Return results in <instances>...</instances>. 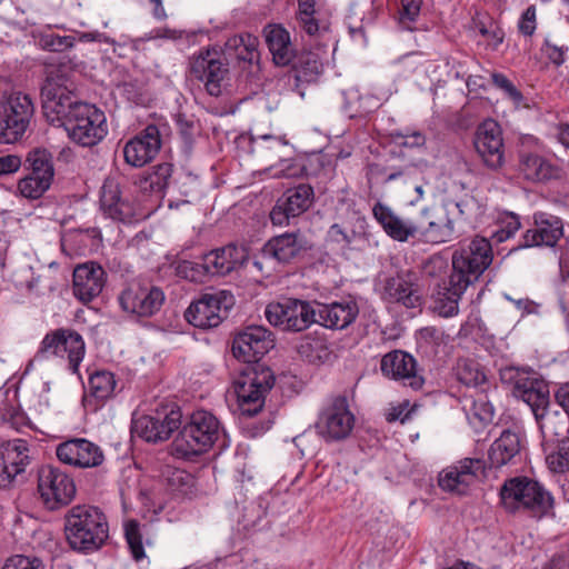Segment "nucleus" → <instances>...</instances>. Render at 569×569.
Segmentation results:
<instances>
[{"instance_id":"f257e3e1","label":"nucleus","mask_w":569,"mask_h":569,"mask_svg":"<svg viewBox=\"0 0 569 569\" xmlns=\"http://www.w3.org/2000/svg\"><path fill=\"white\" fill-rule=\"evenodd\" d=\"M492 260V247L487 238L476 236L470 241L460 243L452 252L448 280L438 283L432 295L435 311L446 318L456 316L459 300L480 279Z\"/></svg>"},{"instance_id":"f03ea898","label":"nucleus","mask_w":569,"mask_h":569,"mask_svg":"<svg viewBox=\"0 0 569 569\" xmlns=\"http://www.w3.org/2000/svg\"><path fill=\"white\" fill-rule=\"evenodd\" d=\"M40 97L43 117L56 127H62L73 117L78 106L84 103L76 94L72 69L67 63L47 68Z\"/></svg>"},{"instance_id":"7ed1b4c3","label":"nucleus","mask_w":569,"mask_h":569,"mask_svg":"<svg viewBox=\"0 0 569 569\" xmlns=\"http://www.w3.org/2000/svg\"><path fill=\"white\" fill-rule=\"evenodd\" d=\"M64 536L76 552L89 555L98 551L109 538L107 517L98 507L73 506L64 515Z\"/></svg>"},{"instance_id":"20e7f679","label":"nucleus","mask_w":569,"mask_h":569,"mask_svg":"<svg viewBox=\"0 0 569 569\" xmlns=\"http://www.w3.org/2000/svg\"><path fill=\"white\" fill-rule=\"evenodd\" d=\"M274 382L273 371L261 360L240 362L238 378L233 381L240 415L252 418L261 412L266 395Z\"/></svg>"},{"instance_id":"39448f33","label":"nucleus","mask_w":569,"mask_h":569,"mask_svg":"<svg viewBox=\"0 0 569 569\" xmlns=\"http://www.w3.org/2000/svg\"><path fill=\"white\" fill-rule=\"evenodd\" d=\"M221 436L226 433L217 417L207 410H197L179 430L174 450L184 458L197 457L207 452Z\"/></svg>"},{"instance_id":"423d86ee","label":"nucleus","mask_w":569,"mask_h":569,"mask_svg":"<svg viewBox=\"0 0 569 569\" xmlns=\"http://www.w3.org/2000/svg\"><path fill=\"white\" fill-rule=\"evenodd\" d=\"M503 507L510 512L526 509L536 517L547 515L553 507L551 493L538 481L528 477L507 480L500 489Z\"/></svg>"},{"instance_id":"0eeeda50","label":"nucleus","mask_w":569,"mask_h":569,"mask_svg":"<svg viewBox=\"0 0 569 569\" xmlns=\"http://www.w3.org/2000/svg\"><path fill=\"white\" fill-rule=\"evenodd\" d=\"M34 114L30 94L22 91L0 94V142L14 143L22 139Z\"/></svg>"},{"instance_id":"6e6552de","label":"nucleus","mask_w":569,"mask_h":569,"mask_svg":"<svg viewBox=\"0 0 569 569\" xmlns=\"http://www.w3.org/2000/svg\"><path fill=\"white\" fill-rule=\"evenodd\" d=\"M37 490L43 508L48 511H58L69 506L77 493L73 478L53 465L38 468Z\"/></svg>"},{"instance_id":"1a4fd4ad","label":"nucleus","mask_w":569,"mask_h":569,"mask_svg":"<svg viewBox=\"0 0 569 569\" xmlns=\"http://www.w3.org/2000/svg\"><path fill=\"white\" fill-rule=\"evenodd\" d=\"M182 425L180 406L174 401L160 402L150 415L132 419L131 430L148 442L168 440Z\"/></svg>"},{"instance_id":"9d476101","label":"nucleus","mask_w":569,"mask_h":569,"mask_svg":"<svg viewBox=\"0 0 569 569\" xmlns=\"http://www.w3.org/2000/svg\"><path fill=\"white\" fill-rule=\"evenodd\" d=\"M316 300L284 298L266 307L269 323L286 332H302L317 323Z\"/></svg>"},{"instance_id":"9b49d317","label":"nucleus","mask_w":569,"mask_h":569,"mask_svg":"<svg viewBox=\"0 0 569 569\" xmlns=\"http://www.w3.org/2000/svg\"><path fill=\"white\" fill-rule=\"evenodd\" d=\"M315 249L316 243L310 236L293 230L271 237L261 248V256L283 266L299 264L313 258Z\"/></svg>"},{"instance_id":"f8f14e48","label":"nucleus","mask_w":569,"mask_h":569,"mask_svg":"<svg viewBox=\"0 0 569 569\" xmlns=\"http://www.w3.org/2000/svg\"><path fill=\"white\" fill-rule=\"evenodd\" d=\"M189 76L204 83L206 91L212 97L222 93L223 82L229 76V63L223 50L201 49L189 62Z\"/></svg>"},{"instance_id":"ddd939ff","label":"nucleus","mask_w":569,"mask_h":569,"mask_svg":"<svg viewBox=\"0 0 569 569\" xmlns=\"http://www.w3.org/2000/svg\"><path fill=\"white\" fill-rule=\"evenodd\" d=\"M233 305V296L227 291L202 293L189 305L184 311V319L196 328H217L228 318Z\"/></svg>"},{"instance_id":"4468645a","label":"nucleus","mask_w":569,"mask_h":569,"mask_svg":"<svg viewBox=\"0 0 569 569\" xmlns=\"http://www.w3.org/2000/svg\"><path fill=\"white\" fill-rule=\"evenodd\" d=\"M74 112L61 127L68 137L81 147H92L101 141L107 134L104 113L86 102L78 106Z\"/></svg>"},{"instance_id":"2eb2a0df","label":"nucleus","mask_w":569,"mask_h":569,"mask_svg":"<svg viewBox=\"0 0 569 569\" xmlns=\"http://www.w3.org/2000/svg\"><path fill=\"white\" fill-rule=\"evenodd\" d=\"M84 352V340L78 331L70 328H58L44 336L36 358H44L48 355L67 358L69 369L73 373H78Z\"/></svg>"},{"instance_id":"dca6fc26","label":"nucleus","mask_w":569,"mask_h":569,"mask_svg":"<svg viewBox=\"0 0 569 569\" xmlns=\"http://www.w3.org/2000/svg\"><path fill=\"white\" fill-rule=\"evenodd\" d=\"M355 422L356 418L349 409L347 397L339 395L320 411L315 428L327 442L340 441L350 436Z\"/></svg>"},{"instance_id":"f3484780","label":"nucleus","mask_w":569,"mask_h":569,"mask_svg":"<svg viewBox=\"0 0 569 569\" xmlns=\"http://www.w3.org/2000/svg\"><path fill=\"white\" fill-rule=\"evenodd\" d=\"M274 348L273 333L263 326L251 325L233 333L230 351L239 362L261 360Z\"/></svg>"},{"instance_id":"a211bd4d","label":"nucleus","mask_w":569,"mask_h":569,"mask_svg":"<svg viewBox=\"0 0 569 569\" xmlns=\"http://www.w3.org/2000/svg\"><path fill=\"white\" fill-rule=\"evenodd\" d=\"M500 379L503 383H513V395L523 400L532 410L535 418L550 407L549 386L539 379L520 377L515 367H506L500 370Z\"/></svg>"},{"instance_id":"6ab92c4d","label":"nucleus","mask_w":569,"mask_h":569,"mask_svg":"<svg viewBox=\"0 0 569 569\" xmlns=\"http://www.w3.org/2000/svg\"><path fill=\"white\" fill-rule=\"evenodd\" d=\"M118 300L123 311L138 318H148L160 310L164 293L158 287L132 282L120 293Z\"/></svg>"},{"instance_id":"aec40b11","label":"nucleus","mask_w":569,"mask_h":569,"mask_svg":"<svg viewBox=\"0 0 569 569\" xmlns=\"http://www.w3.org/2000/svg\"><path fill=\"white\" fill-rule=\"evenodd\" d=\"M475 149L482 163L497 170L505 162V144L502 130L497 121L487 119L476 130L473 139Z\"/></svg>"},{"instance_id":"412c9836","label":"nucleus","mask_w":569,"mask_h":569,"mask_svg":"<svg viewBox=\"0 0 569 569\" xmlns=\"http://www.w3.org/2000/svg\"><path fill=\"white\" fill-rule=\"evenodd\" d=\"M315 201L313 188L308 183H300L287 189L278 198L270 211V220L273 226L289 224L291 218L305 213Z\"/></svg>"},{"instance_id":"4be33fe9","label":"nucleus","mask_w":569,"mask_h":569,"mask_svg":"<svg viewBox=\"0 0 569 569\" xmlns=\"http://www.w3.org/2000/svg\"><path fill=\"white\" fill-rule=\"evenodd\" d=\"M161 146L159 127L148 124L124 143L122 150L124 161L133 168H141L157 157Z\"/></svg>"},{"instance_id":"5701e85b","label":"nucleus","mask_w":569,"mask_h":569,"mask_svg":"<svg viewBox=\"0 0 569 569\" xmlns=\"http://www.w3.org/2000/svg\"><path fill=\"white\" fill-rule=\"evenodd\" d=\"M56 455L62 463L82 469L99 467L104 460L101 448L86 438H72L59 443Z\"/></svg>"},{"instance_id":"b1692460","label":"nucleus","mask_w":569,"mask_h":569,"mask_svg":"<svg viewBox=\"0 0 569 569\" xmlns=\"http://www.w3.org/2000/svg\"><path fill=\"white\" fill-rule=\"evenodd\" d=\"M563 236V224L560 218L546 212L533 214V227L522 236L519 248L555 247Z\"/></svg>"},{"instance_id":"393cba45","label":"nucleus","mask_w":569,"mask_h":569,"mask_svg":"<svg viewBox=\"0 0 569 569\" xmlns=\"http://www.w3.org/2000/svg\"><path fill=\"white\" fill-rule=\"evenodd\" d=\"M486 468L483 460L466 458L440 473L439 486L443 490L463 495L476 478L486 476Z\"/></svg>"},{"instance_id":"a878e982","label":"nucleus","mask_w":569,"mask_h":569,"mask_svg":"<svg viewBox=\"0 0 569 569\" xmlns=\"http://www.w3.org/2000/svg\"><path fill=\"white\" fill-rule=\"evenodd\" d=\"M248 260L249 250L244 244L231 242L206 252L211 277H226L243 268Z\"/></svg>"},{"instance_id":"bb28decb","label":"nucleus","mask_w":569,"mask_h":569,"mask_svg":"<svg viewBox=\"0 0 569 569\" xmlns=\"http://www.w3.org/2000/svg\"><path fill=\"white\" fill-rule=\"evenodd\" d=\"M107 272L94 261L79 264L73 270V295L87 305L98 297L106 284Z\"/></svg>"},{"instance_id":"cd10ccee","label":"nucleus","mask_w":569,"mask_h":569,"mask_svg":"<svg viewBox=\"0 0 569 569\" xmlns=\"http://www.w3.org/2000/svg\"><path fill=\"white\" fill-rule=\"evenodd\" d=\"M26 440L16 439L0 445V487H8L30 463Z\"/></svg>"},{"instance_id":"c85d7f7f","label":"nucleus","mask_w":569,"mask_h":569,"mask_svg":"<svg viewBox=\"0 0 569 569\" xmlns=\"http://www.w3.org/2000/svg\"><path fill=\"white\" fill-rule=\"evenodd\" d=\"M317 325L327 329L342 330L355 322L359 307L355 300L323 303L316 300Z\"/></svg>"},{"instance_id":"c756f323","label":"nucleus","mask_w":569,"mask_h":569,"mask_svg":"<svg viewBox=\"0 0 569 569\" xmlns=\"http://www.w3.org/2000/svg\"><path fill=\"white\" fill-rule=\"evenodd\" d=\"M420 240L428 243L451 241L456 232L453 220L449 218L448 212L420 209Z\"/></svg>"},{"instance_id":"7c9ffc66","label":"nucleus","mask_w":569,"mask_h":569,"mask_svg":"<svg viewBox=\"0 0 569 569\" xmlns=\"http://www.w3.org/2000/svg\"><path fill=\"white\" fill-rule=\"evenodd\" d=\"M286 67H290L289 78H293L295 89L299 91L301 84L317 81L322 72L323 64L317 52L302 49L292 53L290 62Z\"/></svg>"},{"instance_id":"2f4dec72","label":"nucleus","mask_w":569,"mask_h":569,"mask_svg":"<svg viewBox=\"0 0 569 569\" xmlns=\"http://www.w3.org/2000/svg\"><path fill=\"white\" fill-rule=\"evenodd\" d=\"M100 206L113 220L131 222L134 217L132 203L122 197L119 183L112 179L104 180L101 187Z\"/></svg>"},{"instance_id":"473e14b6","label":"nucleus","mask_w":569,"mask_h":569,"mask_svg":"<svg viewBox=\"0 0 569 569\" xmlns=\"http://www.w3.org/2000/svg\"><path fill=\"white\" fill-rule=\"evenodd\" d=\"M263 32L273 62L277 66H287L296 51L290 40V33L280 24H269Z\"/></svg>"},{"instance_id":"72a5a7b5","label":"nucleus","mask_w":569,"mask_h":569,"mask_svg":"<svg viewBox=\"0 0 569 569\" xmlns=\"http://www.w3.org/2000/svg\"><path fill=\"white\" fill-rule=\"evenodd\" d=\"M520 437L511 430H505L493 441L488 451L489 468H500L510 462L520 452Z\"/></svg>"},{"instance_id":"f704fd0d","label":"nucleus","mask_w":569,"mask_h":569,"mask_svg":"<svg viewBox=\"0 0 569 569\" xmlns=\"http://www.w3.org/2000/svg\"><path fill=\"white\" fill-rule=\"evenodd\" d=\"M536 420L542 433V443L549 440L551 442L561 438H569V416L566 413L549 408L545 412L537 415Z\"/></svg>"},{"instance_id":"c9c22d12","label":"nucleus","mask_w":569,"mask_h":569,"mask_svg":"<svg viewBox=\"0 0 569 569\" xmlns=\"http://www.w3.org/2000/svg\"><path fill=\"white\" fill-rule=\"evenodd\" d=\"M393 380H401L403 386L419 390L425 383V378L419 373L417 360L412 355L393 350Z\"/></svg>"},{"instance_id":"e433bc0d","label":"nucleus","mask_w":569,"mask_h":569,"mask_svg":"<svg viewBox=\"0 0 569 569\" xmlns=\"http://www.w3.org/2000/svg\"><path fill=\"white\" fill-rule=\"evenodd\" d=\"M259 39L250 33L236 34L229 38L224 44V53L232 56L239 60L257 64L259 68L260 52L258 50Z\"/></svg>"},{"instance_id":"4c0bfd02","label":"nucleus","mask_w":569,"mask_h":569,"mask_svg":"<svg viewBox=\"0 0 569 569\" xmlns=\"http://www.w3.org/2000/svg\"><path fill=\"white\" fill-rule=\"evenodd\" d=\"M548 469L555 473L569 471V438L542 443Z\"/></svg>"},{"instance_id":"58836bf2","label":"nucleus","mask_w":569,"mask_h":569,"mask_svg":"<svg viewBox=\"0 0 569 569\" xmlns=\"http://www.w3.org/2000/svg\"><path fill=\"white\" fill-rule=\"evenodd\" d=\"M287 146L288 142L283 138L271 134L251 137L250 139V152L269 161L280 159L282 150Z\"/></svg>"},{"instance_id":"ea45409f","label":"nucleus","mask_w":569,"mask_h":569,"mask_svg":"<svg viewBox=\"0 0 569 569\" xmlns=\"http://www.w3.org/2000/svg\"><path fill=\"white\" fill-rule=\"evenodd\" d=\"M420 210H415L410 216L393 214L392 237L393 240L406 242L420 240Z\"/></svg>"},{"instance_id":"a19ab883","label":"nucleus","mask_w":569,"mask_h":569,"mask_svg":"<svg viewBox=\"0 0 569 569\" xmlns=\"http://www.w3.org/2000/svg\"><path fill=\"white\" fill-rule=\"evenodd\" d=\"M172 267L178 278L190 282L203 283L207 279L212 278L206 261V253L200 256L199 261L181 259L173 262Z\"/></svg>"},{"instance_id":"79ce46f5","label":"nucleus","mask_w":569,"mask_h":569,"mask_svg":"<svg viewBox=\"0 0 569 569\" xmlns=\"http://www.w3.org/2000/svg\"><path fill=\"white\" fill-rule=\"evenodd\" d=\"M173 172V166L169 162L158 163L151 167L150 171L140 179V188L143 191L163 192L169 186Z\"/></svg>"},{"instance_id":"37998d69","label":"nucleus","mask_w":569,"mask_h":569,"mask_svg":"<svg viewBox=\"0 0 569 569\" xmlns=\"http://www.w3.org/2000/svg\"><path fill=\"white\" fill-rule=\"evenodd\" d=\"M23 166L32 176H43L53 180L54 167L51 152L44 148H34L26 157Z\"/></svg>"},{"instance_id":"c03bdc74","label":"nucleus","mask_w":569,"mask_h":569,"mask_svg":"<svg viewBox=\"0 0 569 569\" xmlns=\"http://www.w3.org/2000/svg\"><path fill=\"white\" fill-rule=\"evenodd\" d=\"M117 381L108 370H97L89 376L90 395L98 401H106L114 395Z\"/></svg>"},{"instance_id":"a18cd8bd","label":"nucleus","mask_w":569,"mask_h":569,"mask_svg":"<svg viewBox=\"0 0 569 569\" xmlns=\"http://www.w3.org/2000/svg\"><path fill=\"white\" fill-rule=\"evenodd\" d=\"M177 132L182 142L183 152L189 154L193 149L196 137L199 134L200 126L194 116L178 112L174 116Z\"/></svg>"},{"instance_id":"49530a36","label":"nucleus","mask_w":569,"mask_h":569,"mask_svg":"<svg viewBox=\"0 0 569 569\" xmlns=\"http://www.w3.org/2000/svg\"><path fill=\"white\" fill-rule=\"evenodd\" d=\"M520 170L529 180H547L551 177V167L538 154L521 153L519 161Z\"/></svg>"},{"instance_id":"de8ad7c7","label":"nucleus","mask_w":569,"mask_h":569,"mask_svg":"<svg viewBox=\"0 0 569 569\" xmlns=\"http://www.w3.org/2000/svg\"><path fill=\"white\" fill-rule=\"evenodd\" d=\"M166 482L167 488L171 493L181 497L191 495L194 485L193 477L181 469L169 470L166 477Z\"/></svg>"},{"instance_id":"09e8293b","label":"nucleus","mask_w":569,"mask_h":569,"mask_svg":"<svg viewBox=\"0 0 569 569\" xmlns=\"http://www.w3.org/2000/svg\"><path fill=\"white\" fill-rule=\"evenodd\" d=\"M52 179L41 176L27 174L18 183L22 197L28 199H39L51 186Z\"/></svg>"},{"instance_id":"8fccbe9b","label":"nucleus","mask_w":569,"mask_h":569,"mask_svg":"<svg viewBox=\"0 0 569 569\" xmlns=\"http://www.w3.org/2000/svg\"><path fill=\"white\" fill-rule=\"evenodd\" d=\"M36 41L42 50L50 52H63L74 46L73 37L59 36L50 30L40 32Z\"/></svg>"},{"instance_id":"3c124183","label":"nucleus","mask_w":569,"mask_h":569,"mask_svg":"<svg viewBox=\"0 0 569 569\" xmlns=\"http://www.w3.org/2000/svg\"><path fill=\"white\" fill-rule=\"evenodd\" d=\"M420 306V296L410 282L399 283L393 292V312L401 308L416 309Z\"/></svg>"},{"instance_id":"603ef678","label":"nucleus","mask_w":569,"mask_h":569,"mask_svg":"<svg viewBox=\"0 0 569 569\" xmlns=\"http://www.w3.org/2000/svg\"><path fill=\"white\" fill-rule=\"evenodd\" d=\"M458 380L467 387H478L486 382V376L473 360H461L457 367Z\"/></svg>"},{"instance_id":"864d4df0","label":"nucleus","mask_w":569,"mask_h":569,"mask_svg":"<svg viewBox=\"0 0 569 569\" xmlns=\"http://www.w3.org/2000/svg\"><path fill=\"white\" fill-rule=\"evenodd\" d=\"M422 0H400L398 26L402 30L413 31L420 16Z\"/></svg>"},{"instance_id":"5fc2aeb1","label":"nucleus","mask_w":569,"mask_h":569,"mask_svg":"<svg viewBox=\"0 0 569 569\" xmlns=\"http://www.w3.org/2000/svg\"><path fill=\"white\" fill-rule=\"evenodd\" d=\"M124 537L131 552L132 558L136 561H140L146 557L142 533L139 521L131 519L124 525Z\"/></svg>"},{"instance_id":"6e6d98bb","label":"nucleus","mask_w":569,"mask_h":569,"mask_svg":"<svg viewBox=\"0 0 569 569\" xmlns=\"http://www.w3.org/2000/svg\"><path fill=\"white\" fill-rule=\"evenodd\" d=\"M279 160L278 168L274 169L272 177L274 178H303L309 176L308 167L300 159H283Z\"/></svg>"},{"instance_id":"4d7b16f0","label":"nucleus","mask_w":569,"mask_h":569,"mask_svg":"<svg viewBox=\"0 0 569 569\" xmlns=\"http://www.w3.org/2000/svg\"><path fill=\"white\" fill-rule=\"evenodd\" d=\"M470 412L473 418L482 423L491 422L495 417V408L482 392L478 393L477 398L472 401Z\"/></svg>"},{"instance_id":"13d9d810","label":"nucleus","mask_w":569,"mask_h":569,"mask_svg":"<svg viewBox=\"0 0 569 569\" xmlns=\"http://www.w3.org/2000/svg\"><path fill=\"white\" fill-rule=\"evenodd\" d=\"M43 561L38 557L14 555L8 558L2 569H44Z\"/></svg>"},{"instance_id":"bf43d9fd","label":"nucleus","mask_w":569,"mask_h":569,"mask_svg":"<svg viewBox=\"0 0 569 569\" xmlns=\"http://www.w3.org/2000/svg\"><path fill=\"white\" fill-rule=\"evenodd\" d=\"M118 89L127 101L134 104H143L146 101L143 87L137 80L123 81L118 86Z\"/></svg>"},{"instance_id":"052dcab7","label":"nucleus","mask_w":569,"mask_h":569,"mask_svg":"<svg viewBox=\"0 0 569 569\" xmlns=\"http://www.w3.org/2000/svg\"><path fill=\"white\" fill-rule=\"evenodd\" d=\"M519 217L515 213H507L501 220L500 228L495 232L493 238L497 242H503L515 236L520 229Z\"/></svg>"},{"instance_id":"680f3d73","label":"nucleus","mask_w":569,"mask_h":569,"mask_svg":"<svg viewBox=\"0 0 569 569\" xmlns=\"http://www.w3.org/2000/svg\"><path fill=\"white\" fill-rule=\"evenodd\" d=\"M492 83L502 90L512 101L520 103L523 99L522 93L515 84L502 73L495 72L491 74Z\"/></svg>"},{"instance_id":"e2e57ef3","label":"nucleus","mask_w":569,"mask_h":569,"mask_svg":"<svg viewBox=\"0 0 569 569\" xmlns=\"http://www.w3.org/2000/svg\"><path fill=\"white\" fill-rule=\"evenodd\" d=\"M355 236V231L349 233L339 223H333L327 232V240L341 244L342 248H349Z\"/></svg>"},{"instance_id":"0e129e2a","label":"nucleus","mask_w":569,"mask_h":569,"mask_svg":"<svg viewBox=\"0 0 569 569\" xmlns=\"http://www.w3.org/2000/svg\"><path fill=\"white\" fill-rule=\"evenodd\" d=\"M423 143H425V138L419 132H415L409 136L393 132V154L396 153V148H398V147L413 149V148L422 146Z\"/></svg>"},{"instance_id":"69168bd1","label":"nucleus","mask_w":569,"mask_h":569,"mask_svg":"<svg viewBox=\"0 0 569 569\" xmlns=\"http://www.w3.org/2000/svg\"><path fill=\"white\" fill-rule=\"evenodd\" d=\"M547 58L557 67H560L566 61V53L568 51V47L557 46L551 43L549 40H546L542 48Z\"/></svg>"},{"instance_id":"338daca9","label":"nucleus","mask_w":569,"mask_h":569,"mask_svg":"<svg viewBox=\"0 0 569 569\" xmlns=\"http://www.w3.org/2000/svg\"><path fill=\"white\" fill-rule=\"evenodd\" d=\"M479 32L481 33V36H483L485 38L488 39L489 46L493 50H497L498 47L503 41V37H505L503 31L497 26L491 24L490 27H486L482 24L479 28Z\"/></svg>"},{"instance_id":"774afa93","label":"nucleus","mask_w":569,"mask_h":569,"mask_svg":"<svg viewBox=\"0 0 569 569\" xmlns=\"http://www.w3.org/2000/svg\"><path fill=\"white\" fill-rule=\"evenodd\" d=\"M373 216L377 221L383 227L388 236L391 237V209L377 202L372 209Z\"/></svg>"}]
</instances>
